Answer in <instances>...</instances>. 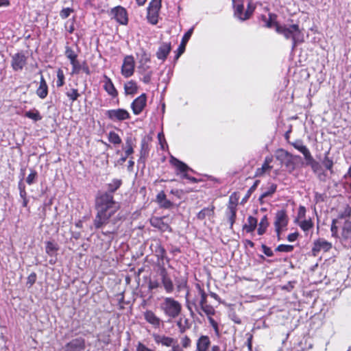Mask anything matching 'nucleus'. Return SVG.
<instances>
[{
  "instance_id": "nucleus-39",
  "label": "nucleus",
  "mask_w": 351,
  "mask_h": 351,
  "mask_svg": "<svg viewBox=\"0 0 351 351\" xmlns=\"http://www.w3.org/2000/svg\"><path fill=\"white\" fill-rule=\"evenodd\" d=\"M108 141L114 145L121 143V138L119 135L114 131H111L108 134Z\"/></svg>"
},
{
  "instance_id": "nucleus-23",
  "label": "nucleus",
  "mask_w": 351,
  "mask_h": 351,
  "mask_svg": "<svg viewBox=\"0 0 351 351\" xmlns=\"http://www.w3.org/2000/svg\"><path fill=\"white\" fill-rule=\"evenodd\" d=\"M138 64L151 63V54L143 47L136 53Z\"/></svg>"
},
{
  "instance_id": "nucleus-10",
  "label": "nucleus",
  "mask_w": 351,
  "mask_h": 351,
  "mask_svg": "<svg viewBox=\"0 0 351 351\" xmlns=\"http://www.w3.org/2000/svg\"><path fill=\"white\" fill-rule=\"evenodd\" d=\"M288 224V217L285 210L277 211L275 217L274 226L278 237H280L282 228Z\"/></svg>"
},
{
  "instance_id": "nucleus-16",
  "label": "nucleus",
  "mask_w": 351,
  "mask_h": 351,
  "mask_svg": "<svg viewBox=\"0 0 351 351\" xmlns=\"http://www.w3.org/2000/svg\"><path fill=\"white\" fill-rule=\"evenodd\" d=\"M72 69H71V75H79L81 71L85 73L87 75L90 74V68L86 61H84L82 64L78 61L77 59L75 60L70 62Z\"/></svg>"
},
{
  "instance_id": "nucleus-13",
  "label": "nucleus",
  "mask_w": 351,
  "mask_h": 351,
  "mask_svg": "<svg viewBox=\"0 0 351 351\" xmlns=\"http://www.w3.org/2000/svg\"><path fill=\"white\" fill-rule=\"evenodd\" d=\"M103 88L112 99L117 98L119 92L115 88L112 80L106 74L103 75Z\"/></svg>"
},
{
  "instance_id": "nucleus-37",
  "label": "nucleus",
  "mask_w": 351,
  "mask_h": 351,
  "mask_svg": "<svg viewBox=\"0 0 351 351\" xmlns=\"http://www.w3.org/2000/svg\"><path fill=\"white\" fill-rule=\"evenodd\" d=\"M277 186L275 184H271L269 187L261 195L259 200L262 201L263 199L271 196L276 191Z\"/></svg>"
},
{
  "instance_id": "nucleus-6",
  "label": "nucleus",
  "mask_w": 351,
  "mask_h": 351,
  "mask_svg": "<svg viewBox=\"0 0 351 351\" xmlns=\"http://www.w3.org/2000/svg\"><path fill=\"white\" fill-rule=\"evenodd\" d=\"M106 117L113 121H123L130 119L129 112L123 108L111 109L106 111Z\"/></svg>"
},
{
  "instance_id": "nucleus-28",
  "label": "nucleus",
  "mask_w": 351,
  "mask_h": 351,
  "mask_svg": "<svg viewBox=\"0 0 351 351\" xmlns=\"http://www.w3.org/2000/svg\"><path fill=\"white\" fill-rule=\"evenodd\" d=\"M214 209L215 207L213 206L203 208L197 213V219L199 220L210 219L214 215Z\"/></svg>"
},
{
  "instance_id": "nucleus-43",
  "label": "nucleus",
  "mask_w": 351,
  "mask_h": 351,
  "mask_svg": "<svg viewBox=\"0 0 351 351\" xmlns=\"http://www.w3.org/2000/svg\"><path fill=\"white\" fill-rule=\"evenodd\" d=\"M350 215H351V208L347 205L345 208H344V210L339 213L337 219H339V221H340V220L341 219H345L346 221H348V219L350 217Z\"/></svg>"
},
{
  "instance_id": "nucleus-27",
  "label": "nucleus",
  "mask_w": 351,
  "mask_h": 351,
  "mask_svg": "<svg viewBox=\"0 0 351 351\" xmlns=\"http://www.w3.org/2000/svg\"><path fill=\"white\" fill-rule=\"evenodd\" d=\"M257 225V219L252 216H249L247 219V222L243 226V230L247 233H251L255 230Z\"/></svg>"
},
{
  "instance_id": "nucleus-55",
  "label": "nucleus",
  "mask_w": 351,
  "mask_h": 351,
  "mask_svg": "<svg viewBox=\"0 0 351 351\" xmlns=\"http://www.w3.org/2000/svg\"><path fill=\"white\" fill-rule=\"evenodd\" d=\"M199 293L201 295V299L199 300V305L201 306L207 304V295L202 289H199Z\"/></svg>"
},
{
  "instance_id": "nucleus-32",
  "label": "nucleus",
  "mask_w": 351,
  "mask_h": 351,
  "mask_svg": "<svg viewBox=\"0 0 351 351\" xmlns=\"http://www.w3.org/2000/svg\"><path fill=\"white\" fill-rule=\"evenodd\" d=\"M152 137L145 135L141 138L140 154H147L149 152V145L152 142Z\"/></svg>"
},
{
  "instance_id": "nucleus-53",
  "label": "nucleus",
  "mask_w": 351,
  "mask_h": 351,
  "mask_svg": "<svg viewBox=\"0 0 351 351\" xmlns=\"http://www.w3.org/2000/svg\"><path fill=\"white\" fill-rule=\"evenodd\" d=\"M191 341L189 339V337H188L186 335H183V336L180 337V344L182 345V346L183 348H186L189 347L191 346Z\"/></svg>"
},
{
  "instance_id": "nucleus-25",
  "label": "nucleus",
  "mask_w": 351,
  "mask_h": 351,
  "mask_svg": "<svg viewBox=\"0 0 351 351\" xmlns=\"http://www.w3.org/2000/svg\"><path fill=\"white\" fill-rule=\"evenodd\" d=\"M124 92L125 94L128 95H134L136 93H137L138 90V86L137 83L133 80H131L124 84Z\"/></svg>"
},
{
  "instance_id": "nucleus-50",
  "label": "nucleus",
  "mask_w": 351,
  "mask_h": 351,
  "mask_svg": "<svg viewBox=\"0 0 351 351\" xmlns=\"http://www.w3.org/2000/svg\"><path fill=\"white\" fill-rule=\"evenodd\" d=\"M293 245H285V244L279 245L276 249V251L282 252H290L293 251Z\"/></svg>"
},
{
  "instance_id": "nucleus-61",
  "label": "nucleus",
  "mask_w": 351,
  "mask_h": 351,
  "mask_svg": "<svg viewBox=\"0 0 351 351\" xmlns=\"http://www.w3.org/2000/svg\"><path fill=\"white\" fill-rule=\"evenodd\" d=\"M136 351H154L147 347H146L144 344L141 343H138L136 347Z\"/></svg>"
},
{
  "instance_id": "nucleus-11",
  "label": "nucleus",
  "mask_w": 351,
  "mask_h": 351,
  "mask_svg": "<svg viewBox=\"0 0 351 351\" xmlns=\"http://www.w3.org/2000/svg\"><path fill=\"white\" fill-rule=\"evenodd\" d=\"M137 72L142 75L141 80L145 84H149L152 81L154 71L150 63L138 64Z\"/></svg>"
},
{
  "instance_id": "nucleus-52",
  "label": "nucleus",
  "mask_w": 351,
  "mask_h": 351,
  "mask_svg": "<svg viewBox=\"0 0 351 351\" xmlns=\"http://www.w3.org/2000/svg\"><path fill=\"white\" fill-rule=\"evenodd\" d=\"M37 177V173L34 170H31L30 173L28 175V176L26 178V182L31 185L33 183H34Z\"/></svg>"
},
{
  "instance_id": "nucleus-19",
  "label": "nucleus",
  "mask_w": 351,
  "mask_h": 351,
  "mask_svg": "<svg viewBox=\"0 0 351 351\" xmlns=\"http://www.w3.org/2000/svg\"><path fill=\"white\" fill-rule=\"evenodd\" d=\"M40 74L42 72L40 71ZM49 93V87L47 84V82L43 75L40 76L39 86L36 90V95L41 99H45Z\"/></svg>"
},
{
  "instance_id": "nucleus-34",
  "label": "nucleus",
  "mask_w": 351,
  "mask_h": 351,
  "mask_svg": "<svg viewBox=\"0 0 351 351\" xmlns=\"http://www.w3.org/2000/svg\"><path fill=\"white\" fill-rule=\"evenodd\" d=\"M268 226L269 222L267 217V215H264L258 223V227L257 230L258 234L259 235H263V234H265Z\"/></svg>"
},
{
  "instance_id": "nucleus-30",
  "label": "nucleus",
  "mask_w": 351,
  "mask_h": 351,
  "mask_svg": "<svg viewBox=\"0 0 351 351\" xmlns=\"http://www.w3.org/2000/svg\"><path fill=\"white\" fill-rule=\"evenodd\" d=\"M136 142V138L132 135L128 136L126 138L123 147L125 154H133L134 147L135 146Z\"/></svg>"
},
{
  "instance_id": "nucleus-26",
  "label": "nucleus",
  "mask_w": 351,
  "mask_h": 351,
  "mask_svg": "<svg viewBox=\"0 0 351 351\" xmlns=\"http://www.w3.org/2000/svg\"><path fill=\"white\" fill-rule=\"evenodd\" d=\"M193 28L189 29L182 37V42L179 46V48L177 50V60L184 53L186 45L189 41V38H191Z\"/></svg>"
},
{
  "instance_id": "nucleus-56",
  "label": "nucleus",
  "mask_w": 351,
  "mask_h": 351,
  "mask_svg": "<svg viewBox=\"0 0 351 351\" xmlns=\"http://www.w3.org/2000/svg\"><path fill=\"white\" fill-rule=\"evenodd\" d=\"M36 280V274L33 272L29 275L27 277V284L29 285V287L32 286Z\"/></svg>"
},
{
  "instance_id": "nucleus-18",
  "label": "nucleus",
  "mask_w": 351,
  "mask_h": 351,
  "mask_svg": "<svg viewBox=\"0 0 351 351\" xmlns=\"http://www.w3.org/2000/svg\"><path fill=\"white\" fill-rule=\"evenodd\" d=\"M161 307L165 314L171 317H176V301L171 298H166Z\"/></svg>"
},
{
  "instance_id": "nucleus-1",
  "label": "nucleus",
  "mask_w": 351,
  "mask_h": 351,
  "mask_svg": "<svg viewBox=\"0 0 351 351\" xmlns=\"http://www.w3.org/2000/svg\"><path fill=\"white\" fill-rule=\"evenodd\" d=\"M121 185V180L114 179L108 184V191L99 195L96 198L95 209L97 214L93 220V225L96 229L103 228L109 223L117 224L121 221L123 215L118 213L120 209V204L114 200L112 194Z\"/></svg>"
},
{
  "instance_id": "nucleus-62",
  "label": "nucleus",
  "mask_w": 351,
  "mask_h": 351,
  "mask_svg": "<svg viewBox=\"0 0 351 351\" xmlns=\"http://www.w3.org/2000/svg\"><path fill=\"white\" fill-rule=\"evenodd\" d=\"M211 351H232V350H227L226 346L221 347L219 346L215 345L212 347Z\"/></svg>"
},
{
  "instance_id": "nucleus-3",
  "label": "nucleus",
  "mask_w": 351,
  "mask_h": 351,
  "mask_svg": "<svg viewBox=\"0 0 351 351\" xmlns=\"http://www.w3.org/2000/svg\"><path fill=\"white\" fill-rule=\"evenodd\" d=\"M197 173L182 161L177 159V176L183 183H197L200 181L195 177Z\"/></svg>"
},
{
  "instance_id": "nucleus-44",
  "label": "nucleus",
  "mask_w": 351,
  "mask_h": 351,
  "mask_svg": "<svg viewBox=\"0 0 351 351\" xmlns=\"http://www.w3.org/2000/svg\"><path fill=\"white\" fill-rule=\"evenodd\" d=\"M292 145L295 147V149H297L302 154H309L308 149L301 141H295L294 143H292Z\"/></svg>"
},
{
  "instance_id": "nucleus-33",
  "label": "nucleus",
  "mask_w": 351,
  "mask_h": 351,
  "mask_svg": "<svg viewBox=\"0 0 351 351\" xmlns=\"http://www.w3.org/2000/svg\"><path fill=\"white\" fill-rule=\"evenodd\" d=\"M69 101L73 104L81 96L77 88H72L65 93Z\"/></svg>"
},
{
  "instance_id": "nucleus-46",
  "label": "nucleus",
  "mask_w": 351,
  "mask_h": 351,
  "mask_svg": "<svg viewBox=\"0 0 351 351\" xmlns=\"http://www.w3.org/2000/svg\"><path fill=\"white\" fill-rule=\"evenodd\" d=\"M299 226L303 231L307 232L313 228V223L311 219L304 220L300 223Z\"/></svg>"
},
{
  "instance_id": "nucleus-45",
  "label": "nucleus",
  "mask_w": 351,
  "mask_h": 351,
  "mask_svg": "<svg viewBox=\"0 0 351 351\" xmlns=\"http://www.w3.org/2000/svg\"><path fill=\"white\" fill-rule=\"evenodd\" d=\"M157 200L163 207L168 208L171 205V202L165 199L166 196L163 192H160L157 195Z\"/></svg>"
},
{
  "instance_id": "nucleus-60",
  "label": "nucleus",
  "mask_w": 351,
  "mask_h": 351,
  "mask_svg": "<svg viewBox=\"0 0 351 351\" xmlns=\"http://www.w3.org/2000/svg\"><path fill=\"white\" fill-rule=\"evenodd\" d=\"M262 248H263V251L264 254L266 256L270 257L274 255L272 250L269 247H267L266 245H263Z\"/></svg>"
},
{
  "instance_id": "nucleus-51",
  "label": "nucleus",
  "mask_w": 351,
  "mask_h": 351,
  "mask_svg": "<svg viewBox=\"0 0 351 351\" xmlns=\"http://www.w3.org/2000/svg\"><path fill=\"white\" fill-rule=\"evenodd\" d=\"M72 12H73V8H63L60 12V16L62 19H65L68 18Z\"/></svg>"
},
{
  "instance_id": "nucleus-63",
  "label": "nucleus",
  "mask_w": 351,
  "mask_h": 351,
  "mask_svg": "<svg viewBox=\"0 0 351 351\" xmlns=\"http://www.w3.org/2000/svg\"><path fill=\"white\" fill-rule=\"evenodd\" d=\"M298 234L297 232L289 234L287 237V239L290 242L295 241L298 238Z\"/></svg>"
},
{
  "instance_id": "nucleus-20",
  "label": "nucleus",
  "mask_w": 351,
  "mask_h": 351,
  "mask_svg": "<svg viewBox=\"0 0 351 351\" xmlns=\"http://www.w3.org/2000/svg\"><path fill=\"white\" fill-rule=\"evenodd\" d=\"M210 346V340L208 336L201 335L197 340L196 350L197 351H208Z\"/></svg>"
},
{
  "instance_id": "nucleus-12",
  "label": "nucleus",
  "mask_w": 351,
  "mask_h": 351,
  "mask_svg": "<svg viewBox=\"0 0 351 351\" xmlns=\"http://www.w3.org/2000/svg\"><path fill=\"white\" fill-rule=\"evenodd\" d=\"M147 104V95L142 93L140 96L136 97L131 104V108L133 113L135 115L140 114Z\"/></svg>"
},
{
  "instance_id": "nucleus-42",
  "label": "nucleus",
  "mask_w": 351,
  "mask_h": 351,
  "mask_svg": "<svg viewBox=\"0 0 351 351\" xmlns=\"http://www.w3.org/2000/svg\"><path fill=\"white\" fill-rule=\"evenodd\" d=\"M304 157L306 165H311L314 171H317L319 169V164L313 159L311 155H304Z\"/></svg>"
},
{
  "instance_id": "nucleus-64",
  "label": "nucleus",
  "mask_w": 351,
  "mask_h": 351,
  "mask_svg": "<svg viewBox=\"0 0 351 351\" xmlns=\"http://www.w3.org/2000/svg\"><path fill=\"white\" fill-rule=\"evenodd\" d=\"M347 182L349 183L350 189L351 191V166L350 167L348 172V175L346 176Z\"/></svg>"
},
{
  "instance_id": "nucleus-17",
  "label": "nucleus",
  "mask_w": 351,
  "mask_h": 351,
  "mask_svg": "<svg viewBox=\"0 0 351 351\" xmlns=\"http://www.w3.org/2000/svg\"><path fill=\"white\" fill-rule=\"evenodd\" d=\"M85 348V341L79 337L71 340L66 344L64 351H83Z\"/></svg>"
},
{
  "instance_id": "nucleus-14",
  "label": "nucleus",
  "mask_w": 351,
  "mask_h": 351,
  "mask_svg": "<svg viewBox=\"0 0 351 351\" xmlns=\"http://www.w3.org/2000/svg\"><path fill=\"white\" fill-rule=\"evenodd\" d=\"M332 248V243L323 239H319L314 241L312 248V254L314 256H317L320 251L328 252Z\"/></svg>"
},
{
  "instance_id": "nucleus-58",
  "label": "nucleus",
  "mask_w": 351,
  "mask_h": 351,
  "mask_svg": "<svg viewBox=\"0 0 351 351\" xmlns=\"http://www.w3.org/2000/svg\"><path fill=\"white\" fill-rule=\"evenodd\" d=\"M210 324L212 326V327L214 328L215 332L217 334L219 333V328H218V324L217 322L215 321L214 319H213L211 317H208Z\"/></svg>"
},
{
  "instance_id": "nucleus-2",
  "label": "nucleus",
  "mask_w": 351,
  "mask_h": 351,
  "mask_svg": "<svg viewBox=\"0 0 351 351\" xmlns=\"http://www.w3.org/2000/svg\"><path fill=\"white\" fill-rule=\"evenodd\" d=\"M276 32L284 36L286 39H291L292 48L294 49L298 43L303 41V34L298 25L294 24L289 26L281 25L278 23H274Z\"/></svg>"
},
{
  "instance_id": "nucleus-38",
  "label": "nucleus",
  "mask_w": 351,
  "mask_h": 351,
  "mask_svg": "<svg viewBox=\"0 0 351 351\" xmlns=\"http://www.w3.org/2000/svg\"><path fill=\"white\" fill-rule=\"evenodd\" d=\"M45 250L47 254H49V256H52L58 250V246L56 243L53 242L47 241L46 243Z\"/></svg>"
},
{
  "instance_id": "nucleus-5",
  "label": "nucleus",
  "mask_w": 351,
  "mask_h": 351,
  "mask_svg": "<svg viewBox=\"0 0 351 351\" xmlns=\"http://www.w3.org/2000/svg\"><path fill=\"white\" fill-rule=\"evenodd\" d=\"M233 6L234 8V16L241 21L248 19L254 11V8H252L249 4L247 10L243 13V0H232Z\"/></svg>"
},
{
  "instance_id": "nucleus-36",
  "label": "nucleus",
  "mask_w": 351,
  "mask_h": 351,
  "mask_svg": "<svg viewBox=\"0 0 351 351\" xmlns=\"http://www.w3.org/2000/svg\"><path fill=\"white\" fill-rule=\"evenodd\" d=\"M65 56L69 60L70 62L77 59V53L69 45L65 46Z\"/></svg>"
},
{
  "instance_id": "nucleus-8",
  "label": "nucleus",
  "mask_w": 351,
  "mask_h": 351,
  "mask_svg": "<svg viewBox=\"0 0 351 351\" xmlns=\"http://www.w3.org/2000/svg\"><path fill=\"white\" fill-rule=\"evenodd\" d=\"M135 61L132 56H126L123 61L121 66V75L125 77H130L133 75L134 73Z\"/></svg>"
},
{
  "instance_id": "nucleus-24",
  "label": "nucleus",
  "mask_w": 351,
  "mask_h": 351,
  "mask_svg": "<svg viewBox=\"0 0 351 351\" xmlns=\"http://www.w3.org/2000/svg\"><path fill=\"white\" fill-rule=\"evenodd\" d=\"M171 47L170 43L162 44L156 52L157 58L159 60H165L171 51Z\"/></svg>"
},
{
  "instance_id": "nucleus-29",
  "label": "nucleus",
  "mask_w": 351,
  "mask_h": 351,
  "mask_svg": "<svg viewBox=\"0 0 351 351\" xmlns=\"http://www.w3.org/2000/svg\"><path fill=\"white\" fill-rule=\"evenodd\" d=\"M271 162V158L269 156L266 157L262 167L256 170L254 177L263 176L267 171H269L272 168V167L269 165Z\"/></svg>"
},
{
  "instance_id": "nucleus-54",
  "label": "nucleus",
  "mask_w": 351,
  "mask_h": 351,
  "mask_svg": "<svg viewBox=\"0 0 351 351\" xmlns=\"http://www.w3.org/2000/svg\"><path fill=\"white\" fill-rule=\"evenodd\" d=\"M75 19H73L71 21H69L65 25L66 29L69 34H73L75 31Z\"/></svg>"
},
{
  "instance_id": "nucleus-57",
  "label": "nucleus",
  "mask_w": 351,
  "mask_h": 351,
  "mask_svg": "<svg viewBox=\"0 0 351 351\" xmlns=\"http://www.w3.org/2000/svg\"><path fill=\"white\" fill-rule=\"evenodd\" d=\"M259 183H260V180H256L254 182V184L247 191V193L246 195L247 197H249L250 196V195L256 190V189L257 188Z\"/></svg>"
},
{
  "instance_id": "nucleus-49",
  "label": "nucleus",
  "mask_w": 351,
  "mask_h": 351,
  "mask_svg": "<svg viewBox=\"0 0 351 351\" xmlns=\"http://www.w3.org/2000/svg\"><path fill=\"white\" fill-rule=\"evenodd\" d=\"M201 309L208 316V317H210V315H213L215 314V309L214 308L206 304H204L203 306H201Z\"/></svg>"
},
{
  "instance_id": "nucleus-31",
  "label": "nucleus",
  "mask_w": 351,
  "mask_h": 351,
  "mask_svg": "<svg viewBox=\"0 0 351 351\" xmlns=\"http://www.w3.org/2000/svg\"><path fill=\"white\" fill-rule=\"evenodd\" d=\"M145 319L147 322L153 325L154 327L160 326V320L156 316V315L151 311H147L144 315Z\"/></svg>"
},
{
  "instance_id": "nucleus-22",
  "label": "nucleus",
  "mask_w": 351,
  "mask_h": 351,
  "mask_svg": "<svg viewBox=\"0 0 351 351\" xmlns=\"http://www.w3.org/2000/svg\"><path fill=\"white\" fill-rule=\"evenodd\" d=\"M237 213V204L232 202H230L226 211V217L230 222V227L232 228L236 219Z\"/></svg>"
},
{
  "instance_id": "nucleus-35",
  "label": "nucleus",
  "mask_w": 351,
  "mask_h": 351,
  "mask_svg": "<svg viewBox=\"0 0 351 351\" xmlns=\"http://www.w3.org/2000/svg\"><path fill=\"white\" fill-rule=\"evenodd\" d=\"M24 116L27 118L32 119L34 121H40L43 118L40 114V112L35 108L32 110L26 111Z\"/></svg>"
},
{
  "instance_id": "nucleus-59",
  "label": "nucleus",
  "mask_w": 351,
  "mask_h": 351,
  "mask_svg": "<svg viewBox=\"0 0 351 351\" xmlns=\"http://www.w3.org/2000/svg\"><path fill=\"white\" fill-rule=\"evenodd\" d=\"M323 164L325 167L328 169H330L332 167L333 162L332 160H329L328 157L326 156L324 160L323 161Z\"/></svg>"
},
{
  "instance_id": "nucleus-4",
  "label": "nucleus",
  "mask_w": 351,
  "mask_h": 351,
  "mask_svg": "<svg viewBox=\"0 0 351 351\" xmlns=\"http://www.w3.org/2000/svg\"><path fill=\"white\" fill-rule=\"evenodd\" d=\"M161 8V0H151L147 8V19L152 25L158 21L159 11Z\"/></svg>"
},
{
  "instance_id": "nucleus-41",
  "label": "nucleus",
  "mask_w": 351,
  "mask_h": 351,
  "mask_svg": "<svg viewBox=\"0 0 351 351\" xmlns=\"http://www.w3.org/2000/svg\"><path fill=\"white\" fill-rule=\"evenodd\" d=\"M65 84V76L62 69L59 68L57 70V80L56 86L58 88L62 87Z\"/></svg>"
},
{
  "instance_id": "nucleus-21",
  "label": "nucleus",
  "mask_w": 351,
  "mask_h": 351,
  "mask_svg": "<svg viewBox=\"0 0 351 351\" xmlns=\"http://www.w3.org/2000/svg\"><path fill=\"white\" fill-rule=\"evenodd\" d=\"M153 337H154V341L157 343H161L162 345L168 346V347L172 346L171 351H176V348L173 346L174 339L173 338L160 335H156V334H154Z\"/></svg>"
},
{
  "instance_id": "nucleus-7",
  "label": "nucleus",
  "mask_w": 351,
  "mask_h": 351,
  "mask_svg": "<svg viewBox=\"0 0 351 351\" xmlns=\"http://www.w3.org/2000/svg\"><path fill=\"white\" fill-rule=\"evenodd\" d=\"M27 63V57L23 51L14 53L11 57V67L15 72L21 71Z\"/></svg>"
},
{
  "instance_id": "nucleus-40",
  "label": "nucleus",
  "mask_w": 351,
  "mask_h": 351,
  "mask_svg": "<svg viewBox=\"0 0 351 351\" xmlns=\"http://www.w3.org/2000/svg\"><path fill=\"white\" fill-rule=\"evenodd\" d=\"M162 284L167 292L169 293L173 290V285L171 279L166 275H162Z\"/></svg>"
},
{
  "instance_id": "nucleus-48",
  "label": "nucleus",
  "mask_w": 351,
  "mask_h": 351,
  "mask_svg": "<svg viewBox=\"0 0 351 351\" xmlns=\"http://www.w3.org/2000/svg\"><path fill=\"white\" fill-rule=\"evenodd\" d=\"M340 223V221H339L338 219H335L332 221L330 230L332 232V236L333 237H339L338 236V226L337 224Z\"/></svg>"
},
{
  "instance_id": "nucleus-9",
  "label": "nucleus",
  "mask_w": 351,
  "mask_h": 351,
  "mask_svg": "<svg viewBox=\"0 0 351 351\" xmlns=\"http://www.w3.org/2000/svg\"><path fill=\"white\" fill-rule=\"evenodd\" d=\"M110 15L120 25H127L128 15L127 10L122 6H117L110 10Z\"/></svg>"
},
{
  "instance_id": "nucleus-47",
  "label": "nucleus",
  "mask_w": 351,
  "mask_h": 351,
  "mask_svg": "<svg viewBox=\"0 0 351 351\" xmlns=\"http://www.w3.org/2000/svg\"><path fill=\"white\" fill-rule=\"evenodd\" d=\"M158 138L159 144L160 145L162 151L165 152L166 150H167L168 145L167 144V142H166V140L165 138V135L162 132L158 133Z\"/></svg>"
},
{
  "instance_id": "nucleus-15",
  "label": "nucleus",
  "mask_w": 351,
  "mask_h": 351,
  "mask_svg": "<svg viewBox=\"0 0 351 351\" xmlns=\"http://www.w3.org/2000/svg\"><path fill=\"white\" fill-rule=\"evenodd\" d=\"M345 247H351V221H345L340 237Z\"/></svg>"
}]
</instances>
